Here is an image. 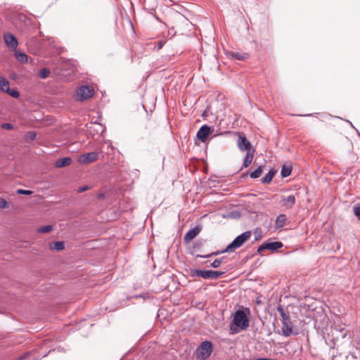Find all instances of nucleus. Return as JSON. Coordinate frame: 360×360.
<instances>
[{
    "label": "nucleus",
    "instance_id": "nucleus-1",
    "mask_svg": "<svg viewBox=\"0 0 360 360\" xmlns=\"http://www.w3.org/2000/svg\"><path fill=\"white\" fill-rule=\"evenodd\" d=\"M250 231L243 232L238 236L222 252H233L237 248L241 247L251 237Z\"/></svg>",
    "mask_w": 360,
    "mask_h": 360
},
{
    "label": "nucleus",
    "instance_id": "nucleus-2",
    "mask_svg": "<svg viewBox=\"0 0 360 360\" xmlns=\"http://www.w3.org/2000/svg\"><path fill=\"white\" fill-rule=\"evenodd\" d=\"M213 345L210 341H203L200 343L195 352L198 360H206L212 354Z\"/></svg>",
    "mask_w": 360,
    "mask_h": 360
},
{
    "label": "nucleus",
    "instance_id": "nucleus-3",
    "mask_svg": "<svg viewBox=\"0 0 360 360\" xmlns=\"http://www.w3.org/2000/svg\"><path fill=\"white\" fill-rule=\"evenodd\" d=\"M225 272L212 270L191 269V276L201 277L204 279H217L221 277Z\"/></svg>",
    "mask_w": 360,
    "mask_h": 360
},
{
    "label": "nucleus",
    "instance_id": "nucleus-4",
    "mask_svg": "<svg viewBox=\"0 0 360 360\" xmlns=\"http://www.w3.org/2000/svg\"><path fill=\"white\" fill-rule=\"evenodd\" d=\"M233 324L241 330L247 329L250 326L249 318L244 310H238L234 314Z\"/></svg>",
    "mask_w": 360,
    "mask_h": 360
},
{
    "label": "nucleus",
    "instance_id": "nucleus-5",
    "mask_svg": "<svg viewBox=\"0 0 360 360\" xmlns=\"http://www.w3.org/2000/svg\"><path fill=\"white\" fill-rule=\"evenodd\" d=\"M94 91L89 86L82 85L79 86L76 90L75 96L77 99L79 101L86 100L93 96Z\"/></svg>",
    "mask_w": 360,
    "mask_h": 360
},
{
    "label": "nucleus",
    "instance_id": "nucleus-6",
    "mask_svg": "<svg viewBox=\"0 0 360 360\" xmlns=\"http://www.w3.org/2000/svg\"><path fill=\"white\" fill-rule=\"evenodd\" d=\"M281 322L283 324L282 327V334L285 337L290 336L292 333V323L290 321L289 314L286 316L281 317Z\"/></svg>",
    "mask_w": 360,
    "mask_h": 360
},
{
    "label": "nucleus",
    "instance_id": "nucleus-7",
    "mask_svg": "<svg viewBox=\"0 0 360 360\" xmlns=\"http://www.w3.org/2000/svg\"><path fill=\"white\" fill-rule=\"evenodd\" d=\"M282 247H283V243L279 241H275V242L264 241L258 248L257 252L261 253L262 251H264L265 250H268L274 252Z\"/></svg>",
    "mask_w": 360,
    "mask_h": 360
},
{
    "label": "nucleus",
    "instance_id": "nucleus-8",
    "mask_svg": "<svg viewBox=\"0 0 360 360\" xmlns=\"http://www.w3.org/2000/svg\"><path fill=\"white\" fill-rule=\"evenodd\" d=\"M98 158V153L90 152L82 155L79 158V161L83 164H89Z\"/></svg>",
    "mask_w": 360,
    "mask_h": 360
},
{
    "label": "nucleus",
    "instance_id": "nucleus-9",
    "mask_svg": "<svg viewBox=\"0 0 360 360\" xmlns=\"http://www.w3.org/2000/svg\"><path fill=\"white\" fill-rule=\"evenodd\" d=\"M4 39L6 44L12 49H16L18 46V40L16 37L11 33H6L4 35Z\"/></svg>",
    "mask_w": 360,
    "mask_h": 360
},
{
    "label": "nucleus",
    "instance_id": "nucleus-10",
    "mask_svg": "<svg viewBox=\"0 0 360 360\" xmlns=\"http://www.w3.org/2000/svg\"><path fill=\"white\" fill-rule=\"evenodd\" d=\"M295 203V197L293 195L288 196L282 195L280 201V204L282 207L287 209H290L293 207Z\"/></svg>",
    "mask_w": 360,
    "mask_h": 360
},
{
    "label": "nucleus",
    "instance_id": "nucleus-11",
    "mask_svg": "<svg viewBox=\"0 0 360 360\" xmlns=\"http://www.w3.org/2000/svg\"><path fill=\"white\" fill-rule=\"evenodd\" d=\"M201 227L199 226H195L194 228L188 230L184 235V240L185 243H189L194 238H195L200 232Z\"/></svg>",
    "mask_w": 360,
    "mask_h": 360
},
{
    "label": "nucleus",
    "instance_id": "nucleus-12",
    "mask_svg": "<svg viewBox=\"0 0 360 360\" xmlns=\"http://www.w3.org/2000/svg\"><path fill=\"white\" fill-rule=\"evenodd\" d=\"M238 146L242 151L249 150L251 147L250 141L243 134H240L238 136Z\"/></svg>",
    "mask_w": 360,
    "mask_h": 360
},
{
    "label": "nucleus",
    "instance_id": "nucleus-13",
    "mask_svg": "<svg viewBox=\"0 0 360 360\" xmlns=\"http://www.w3.org/2000/svg\"><path fill=\"white\" fill-rule=\"evenodd\" d=\"M211 128L205 124L202 125L197 132V137L202 141L205 142L207 136L211 133Z\"/></svg>",
    "mask_w": 360,
    "mask_h": 360
},
{
    "label": "nucleus",
    "instance_id": "nucleus-14",
    "mask_svg": "<svg viewBox=\"0 0 360 360\" xmlns=\"http://www.w3.org/2000/svg\"><path fill=\"white\" fill-rule=\"evenodd\" d=\"M72 162V159L70 157H64L59 158L55 162V166L58 168H61L69 165Z\"/></svg>",
    "mask_w": 360,
    "mask_h": 360
},
{
    "label": "nucleus",
    "instance_id": "nucleus-15",
    "mask_svg": "<svg viewBox=\"0 0 360 360\" xmlns=\"http://www.w3.org/2000/svg\"><path fill=\"white\" fill-rule=\"evenodd\" d=\"M276 174V171L274 169L270 170L262 179L261 182L264 184H269L273 177Z\"/></svg>",
    "mask_w": 360,
    "mask_h": 360
},
{
    "label": "nucleus",
    "instance_id": "nucleus-16",
    "mask_svg": "<svg viewBox=\"0 0 360 360\" xmlns=\"http://www.w3.org/2000/svg\"><path fill=\"white\" fill-rule=\"evenodd\" d=\"M254 150L252 152H248L243 159V167H248L252 161Z\"/></svg>",
    "mask_w": 360,
    "mask_h": 360
},
{
    "label": "nucleus",
    "instance_id": "nucleus-17",
    "mask_svg": "<svg viewBox=\"0 0 360 360\" xmlns=\"http://www.w3.org/2000/svg\"><path fill=\"white\" fill-rule=\"evenodd\" d=\"M286 221V216L285 214H279L276 219V227L282 228L285 226Z\"/></svg>",
    "mask_w": 360,
    "mask_h": 360
},
{
    "label": "nucleus",
    "instance_id": "nucleus-18",
    "mask_svg": "<svg viewBox=\"0 0 360 360\" xmlns=\"http://www.w3.org/2000/svg\"><path fill=\"white\" fill-rule=\"evenodd\" d=\"M231 56L236 60H244L248 58V55L247 53L241 52H231Z\"/></svg>",
    "mask_w": 360,
    "mask_h": 360
},
{
    "label": "nucleus",
    "instance_id": "nucleus-19",
    "mask_svg": "<svg viewBox=\"0 0 360 360\" xmlns=\"http://www.w3.org/2000/svg\"><path fill=\"white\" fill-rule=\"evenodd\" d=\"M10 86V83L8 79L4 77H0V91L6 92V88Z\"/></svg>",
    "mask_w": 360,
    "mask_h": 360
},
{
    "label": "nucleus",
    "instance_id": "nucleus-20",
    "mask_svg": "<svg viewBox=\"0 0 360 360\" xmlns=\"http://www.w3.org/2000/svg\"><path fill=\"white\" fill-rule=\"evenodd\" d=\"M15 58L20 63H26L28 59L27 56L25 53L20 51L15 52Z\"/></svg>",
    "mask_w": 360,
    "mask_h": 360
},
{
    "label": "nucleus",
    "instance_id": "nucleus-21",
    "mask_svg": "<svg viewBox=\"0 0 360 360\" xmlns=\"http://www.w3.org/2000/svg\"><path fill=\"white\" fill-rule=\"evenodd\" d=\"M65 248L64 243L63 241H56L52 244H50V248L56 250H62Z\"/></svg>",
    "mask_w": 360,
    "mask_h": 360
},
{
    "label": "nucleus",
    "instance_id": "nucleus-22",
    "mask_svg": "<svg viewBox=\"0 0 360 360\" xmlns=\"http://www.w3.org/2000/svg\"><path fill=\"white\" fill-rule=\"evenodd\" d=\"M352 212L357 220L360 221V202L354 205L352 207Z\"/></svg>",
    "mask_w": 360,
    "mask_h": 360
},
{
    "label": "nucleus",
    "instance_id": "nucleus-23",
    "mask_svg": "<svg viewBox=\"0 0 360 360\" xmlns=\"http://www.w3.org/2000/svg\"><path fill=\"white\" fill-rule=\"evenodd\" d=\"M292 172V168L289 166H283L281 172V175L283 177H287L290 175Z\"/></svg>",
    "mask_w": 360,
    "mask_h": 360
},
{
    "label": "nucleus",
    "instance_id": "nucleus-24",
    "mask_svg": "<svg viewBox=\"0 0 360 360\" xmlns=\"http://www.w3.org/2000/svg\"><path fill=\"white\" fill-rule=\"evenodd\" d=\"M263 172L262 166H259L257 169L250 173V177L252 179H257L259 177Z\"/></svg>",
    "mask_w": 360,
    "mask_h": 360
},
{
    "label": "nucleus",
    "instance_id": "nucleus-25",
    "mask_svg": "<svg viewBox=\"0 0 360 360\" xmlns=\"http://www.w3.org/2000/svg\"><path fill=\"white\" fill-rule=\"evenodd\" d=\"M6 93L15 98H17L20 96L18 91H16L15 89H10V86L6 88Z\"/></svg>",
    "mask_w": 360,
    "mask_h": 360
},
{
    "label": "nucleus",
    "instance_id": "nucleus-26",
    "mask_svg": "<svg viewBox=\"0 0 360 360\" xmlns=\"http://www.w3.org/2000/svg\"><path fill=\"white\" fill-rule=\"evenodd\" d=\"M226 252H222L221 251H216V252H211L210 254H207V255H196V257H200V258H209L212 256H215V255H218L219 254H221V253H225Z\"/></svg>",
    "mask_w": 360,
    "mask_h": 360
},
{
    "label": "nucleus",
    "instance_id": "nucleus-27",
    "mask_svg": "<svg viewBox=\"0 0 360 360\" xmlns=\"http://www.w3.org/2000/svg\"><path fill=\"white\" fill-rule=\"evenodd\" d=\"M50 74V70L47 68L41 69L39 71V76L41 79H46Z\"/></svg>",
    "mask_w": 360,
    "mask_h": 360
},
{
    "label": "nucleus",
    "instance_id": "nucleus-28",
    "mask_svg": "<svg viewBox=\"0 0 360 360\" xmlns=\"http://www.w3.org/2000/svg\"><path fill=\"white\" fill-rule=\"evenodd\" d=\"M53 230V226L51 225H47V226H41L40 228L38 229V232L39 233H49L51 231Z\"/></svg>",
    "mask_w": 360,
    "mask_h": 360
},
{
    "label": "nucleus",
    "instance_id": "nucleus-29",
    "mask_svg": "<svg viewBox=\"0 0 360 360\" xmlns=\"http://www.w3.org/2000/svg\"><path fill=\"white\" fill-rule=\"evenodd\" d=\"M277 311L279 313L281 317L286 316L289 314L288 312H285L284 308L281 305H278L277 307Z\"/></svg>",
    "mask_w": 360,
    "mask_h": 360
},
{
    "label": "nucleus",
    "instance_id": "nucleus-30",
    "mask_svg": "<svg viewBox=\"0 0 360 360\" xmlns=\"http://www.w3.org/2000/svg\"><path fill=\"white\" fill-rule=\"evenodd\" d=\"M205 240L202 239H199L195 241L194 248L200 249L202 248L205 243Z\"/></svg>",
    "mask_w": 360,
    "mask_h": 360
},
{
    "label": "nucleus",
    "instance_id": "nucleus-31",
    "mask_svg": "<svg viewBox=\"0 0 360 360\" xmlns=\"http://www.w3.org/2000/svg\"><path fill=\"white\" fill-rule=\"evenodd\" d=\"M36 133L34 131H28L26 134L27 139H30V141H33L36 138Z\"/></svg>",
    "mask_w": 360,
    "mask_h": 360
},
{
    "label": "nucleus",
    "instance_id": "nucleus-32",
    "mask_svg": "<svg viewBox=\"0 0 360 360\" xmlns=\"http://www.w3.org/2000/svg\"><path fill=\"white\" fill-rule=\"evenodd\" d=\"M16 192L18 194H21V195H30L32 193V191L24 190V189H18Z\"/></svg>",
    "mask_w": 360,
    "mask_h": 360
},
{
    "label": "nucleus",
    "instance_id": "nucleus-33",
    "mask_svg": "<svg viewBox=\"0 0 360 360\" xmlns=\"http://www.w3.org/2000/svg\"><path fill=\"white\" fill-rule=\"evenodd\" d=\"M8 207L7 201L0 198V208H6Z\"/></svg>",
    "mask_w": 360,
    "mask_h": 360
},
{
    "label": "nucleus",
    "instance_id": "nucleus-34",
    "mask_svg": "<svg viewBox=\"0 0 360 360\" xmlns=\"http://www.w3.org/2000/svg\"><path fill=\"white\" fill-rule=\"evenodd\" d=\"M220 265H221L220 261H218L217 259L210 263V266L215 269V268H218Z\"/></svg>",
    "mask_w": 360,
    "mask_h": 360
},
{
    "label": "nucleus",
    "instance_id": "nucleus-35",
    "mask_svg": "<svg viewBox=\"0 0 360 360\" xmlns=\"http://www.w3.org/2000/svg\"><path fill=\"white\" fill-rule=\"evenodd\" d=\"M1 127L3 129H4L10 130V129H12L13 128V126L11 123H4V124H1Z\"/></svg>",
    "mask_w": 360,
    "mask_h": 360
},
{
    "label": "nucleus",
    "instance_id": "nucleus-36",
    "mask_svg": "<svg viewBox=\"0 0 360 360\" xmlns=\"http://www.w3.org/2000/svg\"><path fill=\"white\" fill-rule=\"evenodd\" d=\"M89 189V187L88 186H83L79 188L77 190V193H82Z\"/></svg>",
    "mask_w": 360,
    "mask_h": 360
},
{
    "label": "nucleus",
    "instance_id": "nucleus-37",
    "mask_svg": "<svg viewBox=\"0 0 360 360\" xmlns=\"http://www.w3.org/2000/svg\"><path fill=\"white\" fill-rule=\"evenodd\" d=\"M165 44V41H158V49H160L162 48V46H164Z\"/></svg>",
    "mask_w": 360,
    "mask_h": 360
},
{
    "label": "nucleus",
    "instance_id": "nucleus-38",
    "mask_svg": "<svg viewBox=\"0 0 360 360\" xmlns=\"http://www.w3.org/2000/svg\"><path fill=\"white\" fill-rule=\"evenodd\" d=\"M218 261H220V264H224L226 262L225 257H221L217 259Z\"/></svg>",
    "mask_w": 360,
    "mask_h": 360
},
{
    "label": "nucleus",
    "instance_id": "nucleus-39",
    "mask_svg": "<svg viewBox=\"0 0 360 360\" xmlns=\"http://www.w3.org/2000/svg\"><path fill=\"white\" fill-rule=\"evenodd\" d=\"M318 113L314 114H307V115H300V116H314V115H317Z\"/></svg>",
    "mask_w": 360,
    "mask_h": 360
},
{
    "label": "nucleus",
    "instance_id": "nucleus-40",
    "mask_svg": "<svg viewBox=\"0 0 360 360\" xmlns=\"http://www.w3.org/2000/svg\"><path fill=\"white\" fill-rule=\"evenodd\" d=\"M25 358V356H22L19 360H22Z\"/></svg>",
    "mask_w": 360,
    "mask_h": 360
}]
</instances>
